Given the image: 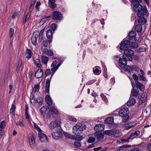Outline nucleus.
I'll return each mask as SVG.
<instances>
[{"label": "nucleus", "instance_id": "nucleus-1", "mask_svg": "<svg viewBox=\"0 0 151 151\" xmlns=\"http://www.w3.org/2000/svg\"><path fill=\"white\" fill-rule=\"evenodd\" d=\"M136 33L135 31H131L126 38L123 39V41L120 44V49L124 50V54L122 58L119 59V63L122 65L127 64V61H132V57L134 54V51L130 49L129 47L136 48L138 47V45L136 42L137 39L136 38Z\"/></svg>", "mask_w": 151, "mask_h": 151}, {"label": "nucleus", "instance_id": "nucleus-2", "mask_svg": "<svg viewBox=\"0 0 151 151\" xmlns=\"http://www.w3.org/2000/svg\"><path fill=\"white\" fill-rule=\"evenodd\" d=\"M142 2V0H132L131 5L134 11L137 12V14L138 17L141 16H143L146 14L147 11V8L146 6H142L140 3Z\"/></svg>", "mask_w": 151, "mask_h": 151}, {"label": "nucleus", "instance_id": "nucleus-3", "mask_svg": "<svg viewBox=\"0 0 151 151\" xmlns=\"http://www.w3.org/2000/svg\"><path fill=\"white\" fill-rule=\"evenodd\" d=\"M86 128V126L85 124H77L73 128V133L77 137L78 140L81 141L83 139V137L80 135L83 131Z\"/></svg>", "mask_w": 151, "mask_h": 151}, {"label": "nucleus", "instance_id": "nucleus-4", "mask_svg": "<svg viewBox=\"0 0 151 151\" xmlns=\"http://www.w3.org/2000/svg\"><path fill=\"white\" fill-rule=\"evenodd\" d=\"M129 113L127 108H122L119 110V114L121 117L123 122L125 123L128 122L129 118Z\"/></svg>", "mask_w": 151, "mask_h": 151}, {"label": "nucleus", "instance_id": "nucleus-5", "mask_svg": "<svg viewBox=\"0 0 151 151\" xmlns=\"http://www.w3.org/2000/svg\"><path fill=\"white\" fill-rule=\"evenodd\" d=\"M123 67L120 66V67L123 70L125 71H128L129 73H133V70L136 72H138L139 70V68L136 65H133L131 66L127 65H123Z\"/></svg>", "mask_w": 151, "mask_h": 151}, {"label": "nucleus", "instance_id": "nucleus-6", "mask_svg": "<svg viewBox=\"0 0 151 151\" xmlns=\"http://www.w3.org/2000/svg\"><path fill=\"white\" fill-rule=\"evenodd\" d=\"M62 18V14L60 12L54 11L52 13V19L53 20H60Z\"/></svg>", "mask_w": 151, "mask_h": 151}, {"label": "nucleus", "instance_id": "nucleus-7", "mask_svg": "<svg viewBox=\"0 0 151 151\" xmlns=\"http://www.w3.org/2000/svg\"><path fill=\"white\" fill-rule=\"evenodd\" d=\"M60 122L58 120H55L52 121L49 124V127L51 129H53L55 128L58 127V125H60Z\"/></svg>", "mask_w": 151, "mask_h": 151}, {"label": "nucleus", "instance_id": "nucleus-8", "mask_svg": "<svg viewBox=\"0 0 151 151\" xmlns=\"http://www.w3.org/2000/svg\"><path fill=\"white\" fill-rule=\"evenodd\" d=\"M104 124H98L95 126L94 129L96 132H101L104 130Z\"/></svg>", "mask_w": 151, "mask_h": 151}, {"label": "nucleus", "instance_id": "nucleus-9", "mask_svg": "<svg viewBox=\"0 0 151 151\" xmlns=\"http://www.w3.org/2000/svg\"><path fill=\"white\" fill-rule=\"evenodd\" d=\"M95 137L98 141H101L104 138V135L102 133L99 132H96L94 133Z\"/></svg>", "mask_w": 151, "mask_h": 151}, {"label": "nucleus", "instance_id": "nucleus-10", "mask_svg": "<svg viewBox=\"0 0 151 151\" xmlns=\"http://www.w3.org/2000/svg\"><path fill=\"white\" fill-rule=\"evenodd\" d=\"M43 75L42 70L41 69H38L35 73V76L37 78H41Z\"/></svg>", "mask_w": 151, "mask_h": 151}, {"label": "nucleus", "instance_id": "nucleus-11", "mask_svg": "<svg viewBox=\"0 0 151 151\" xmlns=\"http://www.w3.org/2000/svg\"><path fill=\"white\" fill-rule=\"evenodd\" d=\"M140 132L138 130L136 131L134 133H132L129 137H128V139H132L136 137L140 134Z\"/></svg>", "mask_w": 151, "mask_h": 151}, {"label": "nucleus", "instance_id": "nucleus-12", "mask_svg": "<svg viewBox=\"0 0 151 151\" xmlns=\"http://www.w3.org/2000/svg\"><path fill=\"white\" fill-rule=\"evenodd\" d=\"M136 86L141 91H143L145 90V86L141 83L139 81L135 82Z\"/></svg>", "mask_w": 151, "mask_h": 151}, {"label": "nucleus", "instance_id": "nucleus-13", "mask_svg": "<svg viewBox=\"0 0 151 151\" xmlns=\"http://www.w3.org/2000/svg\"><path fill=\"white\" fill-rule=\"evenodd\" d=\"M146 93L144 92L142 93L141 96V97L139 99V100L141 102L139 103L141 104L142 103H144L146 100L147 96L146 95Z\"/></svg>", "mask_w": 151, "mask_h": 151}, {"label": "nucleus", "instance_id": "nucleus-14", "mask_svg": "<svg viewBox=\"0 0 151 151\" xmlns=\"http://www.w3.org/2000/svg\"><path fill=\"white\" fill-rule=\"evenodd\" d=\"M39 137L40 140L43 142L48 139L47 136L44 134H39Z\"/></svg>", "mask_w": 151, "mask_h": 151}, {"label": "nucleus", "instance_id": "nucleus-15", "mask_svg": "<svg viewBox=\"0 0 151 151\" xmlns=\"http://www.w3.org/2000/svg\"><path fill=\"white\" fill-rule=\"evenodd\" d=\"M50 79L47 78L46 83L45 90L46 92L49 93Z\"/></svg>", "mask_w": 151, "mask_h": 151}, {"label": "nucleus", "instance_id": "nucleus-16", "mask_svg": "<svg viewBox=\"0 0 151 151\" xmlns=\"http://www.w3.org/2000/svg\"><path fill=\"white\" fill-rule=\"evenodd\" d=\"M139 91L138 89L132 88L131 91V95L133 97H136L139 95Z\"/></svg>", "mask_w": 151, "mask_h": 151}, {"label": "nucleus", "instance_id": "nucleus-17", "mask_svg": "<svg viewBox=\"0 0 151 151\" xmlns=\"http://www.w3.org/2000/svg\"><path fill=\"white\" fill-rule=\"evenodd\" d=\"M45 100L46 103L49 106H51L52 104V100L49 96L47 95L45 96Z\"/></svg>", "mask_w": 151, "mask_h": 151}, {"label": "nucleus", "instance_id": "nucleus-18", "mask_svg": "<svg viewBox=\"0 0 151 151\" xmlns=\"http://www.w3.org/2000/svg\"><path fill=\"white\" fill-rule=\"evenodd\" d=\"M104 122L106 124H112L114 122V117L110 116L106 118L104 121Z\"/></svg>", "mask_w": 151, "mask_h": 151}, {"label": "nucleus", "instance_id": "nucleus-19", "mask_svg": "<svg viewBox=\"0 0 151 151\" xmlns=\"http://www.w3.org/2000/svg\"><path fill=\"white\" fill-rule=\"evenodd\" d=\"M138 23L139 24L142 25L145 24L147 22V19L144 17H140L138 20Z\"/></svg>", "mask_w": 151, "mask_h": 151}, {"label": "nucleus", "instance_id": "nucleus-20", "mask_svg": "<svg viewBox=\"0 0 151 151\" xmlns=\"http://www.w3.org/2000/svg\"><path fill=\"white\" fill-rule=\"evenodd\" d=\"M38 37L37 35H35L33 34L32 37L31 39L32 43L34 45H36L37 44V41Z\"/></svg>", "mask_w": 151, "mask_h": 151}, {"label": "nucleus", "instance_id": "nucleus-21", "mask_svg": "<svg viewBox=\"0 0 151 151\" xmlns=\"http://www.w3.org/2000/svg\"><path fill=\"white\" fill-rule=\"evenodd\" d=\"M112 135L117 137H119L122 134L120 131L112 129Z\"/></svg>", "mask_w": 151, "mask_h": 151}, {"label": "nucleus", "instance_id": "nucleus-22", "mask_svg": "<svg viewBox=\"0 0 151 151\" xmlns=\"http://www.w3.org/2000/svg\"><path fill=\"white\" fill-rule=\"evenodd\" d=\"M48 108L49 109V111L50 112H52L55 115L58 114V111L54 106H50Z\"/></svg>", "mask_w": 151, "mask_h": 151}, {"label": "nucleus", "instance_id": "nucleus-23", "mask_svg": "<svg viewBox=\"0 0 151 151\" xmlns=\"http://www.w3.org/2000/svg\"><path fill=\"white\" fill-rule=\"evenodd\" d=\"M29 144L30 146L35 143V138L33 135L32 134H30L29 137Z\"/></svg>", "mask_w": 151, "mask_h": 151}, {"label": "nucleus", "instance_id": "nucleus-24", "mask_svg": "<svg viewBox=\"0 0 151 151\" xmlns=\"http://www.w3.org/2000/svg\"><path fill=\"white\" fill-rule=\"evenodd\" d=\"M48 0V3L50 7L52 9H55L56 6V5L55 3V0Z\"/></svg>", "mask_w": 151, "mask_h": 151}, {"label": "nucleus", "instance_id": "nucleus-25", "mask_svg": "<svg viewBox=\"0 0 151 151\" xmlns=\"http://www.w3.org/2000/svg\"><path fill=\"white\" fill-rule=\"evenodd\" d=\"M135 30L137 32H140L142 30V24H139L136 25L135 27Z\"/></svg>", "mask_w": 151, "mask_h": 151}, {"label": "nucleus", "instance_id": "nucleus-26", "mask_svg": "<svg viewBox=\"0 0 151 151\" xmlns=\"http://www.w3.org/2000/svg\"><path fill=\"white\" fill-rule=\"evenodd\" d=\"M131 147V145H123L119 147V148L116 151H124V150H125L124 149Z\"/></svg>", "mask_w": 151, "mask_h": 151}, {"label": "nucleus", "instance_id": "nucleus-27", "mask_svg": "<svg viewBox=\"0 0 151 151\" xmlns=\"http://www.w3.org/2000/svg\"><path fill=\"white\" fill-rule=\"evenodd\" d=\"M52 35V31L51 29L48 30L46 32V37L47 38L50 40L52 39L51 37Z\"/></svg>", "mask_w": 151, "mask_h": 151}, {"label": "nucleus", "instance_id": "nucleus-28", "mask_svg": "<svg viewBox=\"0 0 151 151\" xmlns=\"http://www.w3.org/2000/svg\"><path fill=\"white\" fill-rule=\"evenodd\" d=\"M47 111V108L45 106H43L40 109V112L41 113V115H42L43 116V117H45Z\"/></svg>", "mask_w": 151, "mask_h": 151}, {"label": "nucleus", "instance_id": "nucleus-29", "mask_svg": "<svg viewBox=\"0 0 151 151\" xmlns=\"http://www.w3.org/2000/svg\"><path fill=\"white\" fill-rule=\"evenodd\" d=\"M32 52L29 49L26 50L25 56L27 58H29L31 57Z\"/></svg>", "mask_w": 151, "mask_h": 151}, {"label": "nucleus", "instance_id": "nucleus-30", "mask_svg": "<svg viewBox=\"0 0 151 151\" xmlns=\"http://www.w3.org/2000/svg\"><path fill=\"white\" fill-rule=\"evenodd\" d=\"M42 62L45 64H46L48 60V58L45 55H42L41 57Z\"/></svg>", "mask_w": 151, "mask_h": 151}, {"label": "nucleus", "instance_id": "nucleus-31", "mask_svg": "<svg viewBox=\"0 0 151 151\" xmlns=\"http://www.w3.org/2000/svg\"><path fill=\"white\" fill-rule=\"evenodd\" d=\"M36 1V0H32L31 3L30 4L29 7V11L30 12H31L33 10Z\"/></svg>", "mask_w": 151, "mask_h": 151}, {"label": "nucleus", "instance_id": "nucleus-32", "mask_svg": "<svg viewBox=\"0 0 151 151\" xmlns=\"http://www.w3.org/2000/svg\"><path fill=\"white\" fill-rule=\"evenodd\" d=\"M34 60V63L36 65V66L38 68H40L41 66L40 60L37 58Z\"/></svg>", "mask_w": 151, "mask_h": 151}, {"label": "nucleus", "instance_id": "nucleus-33", "mask_svg": "<svg viewBox=\"0 0 151 151\" xmlns=\"http://www.w3.org/2000/svg\"><path fill=\"white\" fill-rule=\"evenodd\" d=\"M52 41V39H50L48 40H43L42 42L43 46H44L45 47H47L48 45V42L50 43Z\"/></svg>", "mask_w": 151, "mask_h": 151}, {"label": "nucleus", "instance_id": "nucleus-34", "mask_svg": "<svg viewBox=\"0 0 151 151\" xmlns=\"http://www.w3.org/2000/svg\"><path fill=\"white\" fill-rule=\"evenodd\" d=\"M57 26V24L55 23L52 24L50 25V28L52 31H53V32L56 29Z\"/></svg>", "mask_w": 151, "mask_h": 151}, {"label": "nucleus", "instance_id": "nucleus-35", "mask_svg": "<svg viewBox=\"0 0 151 151\" xmlns=\"http://www.w3.org/2000/svg\"><path fill=\"white\" fill-rule=\"evenodd\" d=\"M16 108L15 105L14 104V103H13L10 110V112L12 114H14V111L15 110Z\"/></svg>", "mask_w": 151, "mask_h": 151}, {"label": "nucleus", "instance_id": "nucleus-36", "mask_svg": "<svg viewBox=\"0 0 151 151\" xmlns=\"http://www.w3.org/2000/svg\"><path fill=\"white\" fill-rule=\"evenodd\" d=\"M22 60H21L19 59L18 61V65L16 69L17 72H18L22 64Z\"/></svg>", "mask_w": 151, "mask_h": 151}, {"label": "nucleus", "instance_id": "nucleus-37", "mask_svg": "<svg viewBox=\"0 0 151 151\" xmlns=\"http://www.w3.org/2000/svg\"><path fill=\"white\" fill-rule=\"evenodd\" d=\"M145 75H141L140 74L138 75L139 79V81H147V80L146 79V78L144 76Z\"/></svg>", "mask_w": 151, "mask_h": 151}, {"label": "nucleus", "instance_id": "nucleus-38", "mask_svg": "<svg viewBox=\"0 0 151 151\" xmlns=\"http://www.w3.org/2000/svg\"><path fill=\"white\" fill-rule=\"evenodd\" d=\"M103 132L104 134H106L109 136H111L112 135V129L104 131Z\"/></svg>", "mask_w": 151, "mask_h": 151}, {"label": "nucleus", "instance_id": "nucleus-39", "mask_svg": "<svg viewBox=\"0 0 151 151\" xmlns=\"http://www.w3.org/2000/svg\"><path fill=\"white\" fill-rule=\"evenodd\" d=\"M6 122L4 121H2L0 124V129L4 130L3 129L6 126Z\"/></svg>", "mask_w": 151, "mask_h": 151}, {"label": "nucleus", "instance_id": "nucleus-40", "mask_svg": "<svg viewBox=\"0 0 151 151\" xmlns=\"http://www.w3.org/2000/svg\"><path fill=\"white\" fill-rule=\"evenodd\" d=\"M77 141H76L74 142V145L76 147H81L82 143L80 142V141L78 140Z\"/></svg>", "mask_w": 151, "mask_h": 151}, {"label": "nucleus", "instance_id": "nucleus-41", "mask_svg": "<svg viewBox=\"0 0 151 151\" xmlns=\"http://www.w3.org/2000/svg\"><path fill=\"white\" fill-rule=\"evenodd\" d=\"M93 72L94 74L96 75H99L101 73L99 70L96 68H93Z\"/></svg>", "mask_w": 151, "mask_h": 151}, {"label": "nucleus", "instance_id": "nucleus-42", "mask_svg": "<svg viewBox=\"0 0 151 151\" xmlns=\"http://www.w3.org/2000/svg\"><path fill=\"white\" fill-rule=\"evenodd\" d=\"M37 101L40 105H42L43 102L42 98L40 97H37Z\"/></svg>", "mask_w": 151, "mask_h": 151}, {"label": "nucleus", "instance_id": "nucleus-43", "mask_svg": "<svg viewBox=\"0 0 151 151\" xmlns=\"http://www.w3.org/2000/svg\"><path fill=\"white\" fill-rule=\"evenodd\" d=\"M146 50V48L145 47H142L139 48L138 52H145Z\"/></svg>", "mask_w": 151, "mask_h": 151}, {"label": "nucleus", "instance_id": "nucleus-44", "mask_svg": "<svg viewBox=\"0 0 151 151\" xmlns=\"http://www.w3.org/2000/svg\"><path fill=\"white\" fill-rule=\"evenodd\" d=\"M68 120L73 122H76L77 119L73 116H69L68 117Z\"/></svg>", "mask_w": 151, "mask_h": 151}, {"label": "nucleus", "instance_id": "nucleus-45", "mask_svg": "<svg viewBox=\"0 0 151 151\" xmlns=\"http://www.w3.org/2000/svg\"><path fill=\"white\" fill-rule=\"evenodd\" d=\"M14 33V29L12 28H11L10 29L9 32V35L10 38L12 37Z\"/></svg>", "mask_w": 151, "mask_h": 151}, {"label": "nucleus", "instance_id": "nucleus-46", "mask_svg": "<svg viewBox=\"0 0 151 151\" xmlns=\"http://www.w3.org/2000/svg\"><path fill=\"white\" fill-rule=\"evenodd\" d=\"M95 138L93 137H90L87 140L88 142L89 143H91L94 142L95 141Z\"/></svg>", "mask_w": 151, "mask_h": 151}, {"label": "nucleus", "instance_id": "nucleus-47", "mask_svg": "<svg viewBox=\"0 0 151 151\" xmlns=\"http://www.w3.org/2000/svg\"><path fill=\"white\" fill-rule=\"evenodd\" d=\"M132 77L134 79L135 81V82L138 81L139 80V77L137 76L135 73L133 74L132 75Z\"/></svg>", "mask_w": 151, "mask_h": 151}, {"label": "nucleus", "instance_id": "nucleus-48", "mask_svg": "<svg viewBox=\"0 0 151 151\" xmlns=\"http://www.w3.org/2000/svg\"><path fill=\"white\" fill-rule=\"evenodd\" d=\"M51 73V71L50 69H48L46 70L45 73V77L49 76Z\"/></svg>", "mask_w": 151, "mask_h": 151}, {"label": "nucleus", "instance_id": "nucleus-49", "mask_svg": "<svg viewBox=\"0 0 151 151\" xmlns=\"http://www.w3.org/2000/svg\"><path fill=\"white\" fill-rule=\"evenodd\" d=\"M58 134L57 133H54L53 134H52V136L54 139H58L59 137L58 136Z\"/></svg>", "mask_w": 151, "mask_h": 151}, {"label": "nucleus", "instance_id": "nucleus-50", "mask_svg": "<svg viewBox=\"0 0 151 151\" xmlns=\"http://www.w3.org/2000/svg\"><path fill=\"white\" fill-rule=\"evenodd\" d=\"M39 84H37L35 85L34 86V88H35V91H34V92H35L36 91H38L40 89V87H39Z\"/></svg>", "mask_w": 151, "mask_h": 151}, {"label": "nucleus", "instance_id": "nucleus-51", "mask_svg": "<svg viewBox=\"0 0 151 151\" xmlns=\"http://www.w3.org/2000/svg\"><path fill=\"white\" fill-rule=\"evenodd\" d=\"M18 15V13L17 12H14L12 15V19H15L17 17Z\"/></svg>", "mask_w": 151, "mask_h": 151}, {"label": "nucleus", "instance_id": "nucleus-52", "mask_svg": "<svg viewBox=\"0 0 151 151\" xmlns=\"http://www.w3.org/2000/svg\"><path fill=\"white\" fill-rule=\"evenodd\" d=\"M16 124L17 125L19 126L20 127H23L24 126V124L22 122V121H19L18 122H17L16 123Z\"/></svg>", "mask_w": 151, "mask_h": 151}, {"label": "nucleus", "instance_id": "nucleus-53", "mask_svg": "<svg viewBox=\"0 0 151 151\" xmlns=\"http://www.w3.org/2000/svg\"><path fill=\"white\" fill-rule=\"evenodd\" d=\"M70 139H72L74 140H78L77 138V137H75V136L73 135H71L70 134Z\"/></svg>", "mask_w": 151, "mask_h": 151}, {"label": "nucleus", "instance_id": "nucleus-54", "mask_svg": "<svg viewBox=\"0 0 151 151\" xmlns=\"http://www.w3.org/2000/svg\"><path fill=\"white\" fill-rule=\"evenodd\" d=\"M133 59L134 60H138L139 59V56L136 55H133Z\"/></svg>", "mask_w": 151, "mask_h": 151}, {"label": "nucleus", "instance_id": "nucleus-55", "mask_svg": "<svg viewBox=\"0 0 151 151\" xmlns=\"http://www.w3.org/2000/svg\"><path fill=\"white\" fill-rule=\"evenodd\" d=\"M53 54V52L52 51L50 50L48 51V52H47V55H48L51 56Z\"/></svg>", "mask_w": 151, "mask_h": 151}, {"label": "nucleus", "instance_id": "nucleus-56", "mask_svg": "<svg viewBox=\"0 0 151 151\" xmlns=\"http://www.w3.org/2000/svg\"><path fill=\"white\" fill-rule=\"evenodd\" d=\"M30 102L31 104L33 105H35V103L37 101L35 100V99H32V100L30 101Z\"/></svg>", "mask_w": 151, "mask_h": 151}, {"label": "nucleus", "instance_id": "nucleus-57", "mask_svg": "<svg viewBox=\"0 0 151 151\" xmlns=\"http://www.w3.org/2000/svg\"><path fill=\"white\" fill-rule=\"evenodd\" d=\"M130 101H131V104H132V105H133L135 104L136 102V100L132 98L130 99Z\"/></svg>", "mask_w": 151, "mask_h": 151}, {"label": "nucleus", "instance_id": "nucleus-58", "mask_svg": "<svg viewBox=\"0 0 151 151\" xmlns=\"http://www.w3.org/2000/svg\"><path fill=\"white\" fill-rule=\"evenodd\" d=\"M95 81H96L95 80H91L88 82L87 84L88 85H91L92 83H94L95 82Z\"/></svg>", "mask_w": 151, "mask_h": 151}, {"label": "nucleus", "instance_id": "nucleus-59", "mask_svg": "<svg viewBox=\"0 0 151 151\" xmlns=\"http://www.w3.org/2000/svg\"><path fill=\"white\" fill-rule=\"evenodd\" d=\"M40 5V1H38L37 2L36 4L35 5V7L37 9H39V6Z\"/></svg>", "mask_w": 151, "mask_h": 151}, {"label": "nucleus", "instance_id": "nucleus-60", "mask_svg": "<svg viewBox=\"0 0 151 151\" xmlns=\"http://www.w3.org/2000/svg\"><path fill=\"white\" fill-rule=\"evenodd\" d=\"M48 19L45 18V17H44L42 19L41 21L40 22V23H42V22L44 23Z\"/></svg>", "mask_w": 151, "mask_h": 151}, {"label": "nucleus", "instance_id": "nucleus-61", "mask_svg": "<svg viewBox=\"0 0 151 151\" xmlns=\"http://www.w3.org/2000/svg\"><path fill=\"white\" fill-rule=\"evenodd\" d=\"M4 133V130L0 129V139L2 137Z\"/></svg>", "mask_w": 151, "mask_h": 151}, {"label": "nucleus", "instance_id": "nucleus-62", "mask_svg": "<svg viewBox=\"0 0 151 151\" xmlns=\"http://www.w3.org/2000/svg\"><path fill=\"white\" fill-rule=\"evenodd\" d=\"M34 125L35 128L36 129H37L38 130H40L41 129L39 126L37 125V124L35 123H34Z\"/></svg>", "mask_w": 151, "mask_h": 151}, {"label": "nucleus", "instance_id": "nucleus-63", "mask_svg": "<svg viewBox=\"0 0 151 151\" xmlns=\"http://www.w3.org/2000/svg\"><path fill=\"white\" fill-rule=\"evenodd\" d=\"M57 64V62L56 60H55L53 61L51 64L52 67H55Z\"/></svg>", "mask_w": 151, "mask_h": 151}, {"label": "nucleus", "instance_id": "nucleus-64", "mask_svg": "<svg viewBox=\"0 0 151 151\" xmlns=\"http://www.w3.org/2000/svg\"><path fill=\"white\" fill-rule=\"evenodd\" d=\"M130 151H141V150L139 148H136L132 149Z\"/></svg>", "mask_w": 151, "mask_h": 151}]
</instances>
